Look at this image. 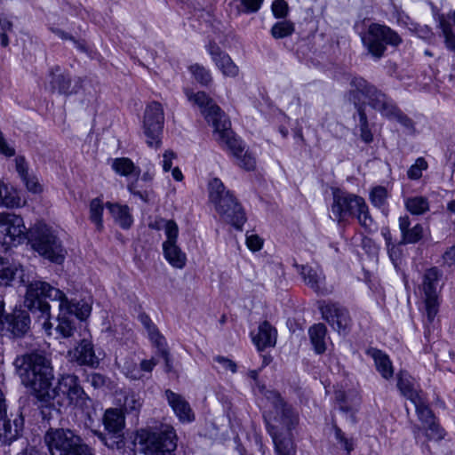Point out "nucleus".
<instances>
[{
	"instance_id": "f257e3e1",
	"label": "nucleus",
	"mask_w": 455,
	"mask_h": 455,
	"mask_svg": "<svg viewBox=\"0 0 455 455\" xmlns=\"http://www.w3.org/2000/svg\"><path fill=\"white\" fill-rule=\"evenodd\" d=\"M14 365L22 383L30 387L32 395L44 406L74 404L84 408L92 403L76 375H64L53 384L51 362L42 354L18 356Z\"/></svg>"
},
{
	"instance_id": "f03ea898",
	"label": "nucleus",
	"mask_w": 455,
	"mask_h": 455,
	"mask_svg": "<svg viewBox=\"0 0 455 455\" xmlns=\"http://www.w3.org/2000/svg\"><path fill=\"white\" fill-rule=\"evenodd\" d=\"M46 298L59 302L60 314L55 330L62 338H70L76 331L75 323L70 318L71 316L84 320L91 314L92 307L88 303L84 301L75 302L73 299H68L61 290L41 280L33 281L28 285L25 306L34 313L43 312L48 315L51 306L45 301Z\"/></svg>"
},
{
	"instance_id": "7ed1b4c3",
	"label": "nucleus",
	"mask_w": 455,
	"mask_h": 455,
	"mask_svg": "<svg viewBox=\"0 0 455 455\" xmlns=\"http://www.w3.org/2000/svg\"><path fill=\"white\" fill-rule=\"evenodd\" d=\"M264 396L270 403L264 419L276 455H296L297 449L291 431L298 426L299 413L276 391H266Z\"/></svg>"
},
{
	"instance_id": "20e7f679",
	"label": "nucleus",
	"mask_w": 455,
	"mask_h": 455,
	"mask_svg": "<svg viewBox=\"0 0 455 455\" xmlns=\"http://www.w3.org/2000/svg\"><path fill=\"white\" fill-rule=\"evenodd\" d=\"M185 94L190 102L200 108L205 120L212 124L216 140L221 146L227 147L236 159H240L244 148L234 135L230 129V121L221 108L204 92L194 93L186 89Z\"/></svg>"
},
{
	"instance_id": "39448f33",
	"label": "nucleus",
	"mask_w": 455,
	"mask_h": 455,
	"mask_svg": "<svg viewBox=\"0 0 455 455\" xmlns=\"http://www.w3.org/2000/svg\"><path fill=\"white\" fill-rule=\"evenodd\" d=\"M331 213L339 222H341L347 217H355L360 226L367 232H372L376 228L368 205L364 199L359 196L335 190L333 192Z\"/></svg>"
},
{
	"instance_id": "423d86ee",
	"label": "nucleus",
	"mask_w": 455,
	"mask_h": 455,
	"mask_svg": "<svg viewBox=\"0 0 455 455\" xmlns=\"http://www.w3.org/2000/svg\"><path fill=\"white\" fill-rule=\"evenodd\" d=\"M209 199L221 219L241 230L246 221L245 213L233 194L226 189L222 181L212 179L208 185Z\"/></svg>"
},
{
	"instance_id": "0eeeda50",
	"label": "nucleus",
	"mask_w": 455,
	"mask_h": 455,
	"mask_svg": "<svg viewBox=\"0 0 455 455\" xmlns=\"http://www.w3.org/2000/svg\"><path fill=\"white\" fill-rule=\"evenodd\" d=\"M28 243L43 258L55 264H61L67 255L55 231L44 223H36L28 229Z\"/></svg>"
},
{
	"instance_id": "6e6552de",
	"label": "nucleus",
	"mask_w": 455,
	"mask_h": 455,
	"mask_svg": "<svg viewBox=\"0 0 455 455\" xmlns=\"http://www.w3.org/2000/svg\"><path fill=\"white\" fill-rule=\"evenodd\" d=\"M355 85L371 98V107L379 112L382 116L389 120H396L409 132H415V124L412 119L404 114L392 99L375 85L366 80H357L355 81Z\"/></svg>"
},
{
	"instance_id": "1a4fd4ad",
	"label": "nucleus",
	"mask_w": 455,
	"mask_h": 455,
	"mask_svg": "<svg viewBox=\"0 0 455 455\" xmlns=\"http://www.w3.org/2000/svg\"><path fill=\"white\" fill-rule=\"evenodd\" d=\"M363 45L375 60H380L387 46L397 47L403 43L402 37L391 28L379 23H371L361 35Z\"/></svg>"
},
{
	"instance_id": "9d476101",
	"label": "nucleus",
	"mask_w": 455,
	"mask_h": 455,
	"mask_svg": "<svg viewBox=\"0 0 455 455\" xmlns=\"http://www.w3.org/2000/svg\"><path fill=\"white\" fill-rule=\"evenodd\" d=\"M103 425L108 435L101 432H96L97 436L108 448L121 451L125 444L123 435L125 418L123 411L116 408L106 410L103 416Z\"/></svg>"
},
{
	"instance_id": "9b49d317",
	"label": "nucleus",
	"mask_w": 455,
	"mask_h": 455,
	"mask_svg": "<svg viewBox=\"0 0 455 455\" xmlns=\"http://www.w3.org/2000/svg\"><path fill=\"white\" fill-rule=\"evenodd\" d=\"M139 437L140 443L144 444L146 451L151 454L171 453L177 448V434L170 425H163L158 432L141 430Z\"/></svg>"
},
{
	"instance_id": "f8f14e48",
	"label": "nucleus",
	"mask_w": 455,
	"mask_h": 455,
	"mask_svg": "<svg viewBox=\"0 0 455 455\" xmlns=\"http://www.w3.org/2000/svg\"><path fill=\"white\" fill-rule=\"evenodd\" d=\"M441 276L442 273L436 267L427 269L422 276L420 290L428 323H433L439 310L438 287Z\"/></svg>"
},
{
	"instance_id": "ddd939ff",
	"label": "nucleus",
	"mask_w": 455,
	"mask_h": 455,
	"mask_svg": "<svg viewBox=\"0 0 455 455\" xmlns=\"http://www.w3.org/2000/svg\"><path fill=\"white\" fill-rule=\"evenodd\" d=\"M28 237L23 219L10 212H0V243L6 246H17Z\"/></svg>"
},
{
	"instance_id": "4468645a",
	"label": "nucleus",
	"mask_w": 455,
	"mask_h": 455,
	"mask_svg": "<svg viewBox=\"0 0 455 455\" xmlns=\"http://www.w3.org/2000/svg\"><path fill=\"white\" fill-rule=\"evenodd\" d=\"M164 121V110L161 104L158 102L149 104L145 110L143 121L144 134L148 147L160 148Z\"/></svg>"
},
{
	"instance_id": "2eb2a0df",
	"label": "nucleus",
	"mask_w": 455,
	"mask_h": 455,
	"mask_svg": "<svg viewBox=\"0 0 455 455\" xmlns=\"http://www.w3.org/2000/svg\"><path fill=\"white\" fill-rule=\"evenodd\" d=\"M82 438L68 428H50L44 440L52 455H69Z\"/></svg>"
},
{
	"instance_id": "dca6fc26",
	"label": "nucleus",
	"mask_w": 455,
	"mask_h": 455,
	"mask_svg": "<svg viewBox=\"0 0 455 455\" xmlns=\"http://www.w3.org/2000/svg\"><path fill=\"white\" fill-rule=\"evenodd\" d=\"M365 80L363 77L355 76L350 81L351 89L348 92V100L355 105L357 109L358 124L361 140L369 144L373 141V134L369 127L368 117L365 113V103L362 101V98L368 100V104L371 106V98L355 85V81Z\"/></svg>"
},
{
	"instance_id": "f3484780",
	"label": "nucleus",
	"mask_w": 455,
	"mask_h": 455,
	"mask_svg": "<svg viewBox=\"0 0 455 455\" xmlns=\"http://www.w3.org/2000/svg\"><path fill=\"white\" fill-rule=\"evenodd\" d=\"M48 77L49 91L67 96L76 93L81 83V79L77 78L75 84H73L71 76L63 71L60 66L52 67L49 70Z\"/></svg>"
},
{
	"instance_id": "a211bd4d",
	"label": "nucleus",
	"mask_w": 455,
	"mask_h": 455,
	"mask_svg": "<svg viewBox=\"0 0 455 455\" xmlns=\"http://www.w3.org/2000/svg\"><path fill=\"white\" fill-rule=\"evenodd\" d=\"M23 428V419L17 416L12 421L8 419L4 395L0 390V441L11 443L15 440Z\"/></svg>"
},
{
	"instance_id": "6ab92c4d",
	"label": "nucleus",
	"mask_w": 455,
	"mask_h": 455,
	"mask_svg": "<svg viewBox=\"0 0 455 455\" xmlns=\"http://www.w3.org/2000/svg\"><path fill=\"white\" fill-rule=\"evenodd\" d=\"M323 317L339 333L345 332L350 325L347 311L337 304L328 303L321 307Z\"/></svg>"
},
{
	"instance_id": "aec40b11",
	"label": "nucleus",
	"mask_w": 455,
	"mask_h": 455,
	"mask_svg": "<svg viewBox=\"0 0 455 455\" xmlns=\"http://www.w3.org/2000/svg\"><path fill=\"white\" fill-rule=\"evenodd\" d=\"M4 331L14 337L25 335L30 328V317L27 311L15 309L11 314L3 316Z\"/></svg>"
},
{
	"instance_id": "412c9836",
	"label": "nucleus",
	"mask_w": 455,
	"mask_h": 455,
	"mask_svg": "<svg viewBox=\"0 0 455 455\" xmlns=\"http://www.w3.org/2000/svg\"><path fill=\"white\" fill-rule=\"evenodd\" d=\"M164 396L180 422L190 423L195 420V413L189 403L181 395L167 389Z\"/></svg>"
},
{
	"instance_id": "4be33fe9",
	"label": "nucleus",
	"mask_w": 455,
	"mask_h": 455,
	"mask_svg": "<svg viewBox=\"0 0 455 455\" xmlns=\"http://www.w3.org/2000/svg\"><path fill=\"white\" fill-rule=\"evenodd\" d=\"M68 355L71 361L76 362L79 365L91 367L99 365V359L95 355L93 345L86 339H83L73 350H69Z\"/></svg>"
},
{
	"instance_id": "5701e85b",
	"label": "nucleus",
	"mask_w": 455,
	"mask_h": 455,
	"mask_svg": "<svg viewBox=\"0 0 455 455\" xmlns=\"http://www.w3.org/2000/svg\"><path fill=\"white\" fill-rule=\"evenodd\" d=\"M207 51L218 68L225 76L235 77L238 75V67L215 43H210L207 45Z\"/></svg>"
},
{
	"instance_id": "b1692460",
	"label": "nucleus",
	"mask_w": 455,
	"mask_h": 455,
	"mask_svg": "<svg viewBox=\"0 0 455 455\" xmlns=\"http://www.w3.org/2000/svg\"><path fill=\"white\" fill-rule=\"evenodd\" d=\"M300 274L305 283L318 294H327L330 291L325 286V275L318 266H301Z\"/></svg>"
},
{
	"instance_id": "393cba45",
	"label": "nucleus",
	"mask_w": 455,
	"mask_h": 455,
	"mask_svg": "<svg viewBox=\"0 0 455 455\" xmlns=\"http://www.w3.org/2000/svg\"><path fill=\"white\" fill-rule=\"evenodd\" d=\"M434 18L442 31L445 48L455 53V33L451 24V21L455 26V10L450 11L447 14L435 13Z\"/></svg>"
},
{
	"instance_id": "a878e982",
	"label": "nucleus",
	"mask_w": 455,
	"mask_h": 455,
	"mask_svg": "<svg viewBox=\"0 0 455 455\" xmlns=\"http://www.w3.org/2000/svg\"><path fill=\"white\" fill-rule=\"evenodd\" d=\"M415 408L417 414L419 416V419L426 423L428 424V430L431 431L430 434H427L429 438H436V439H442L443 438V430L439 427L438 425L435 424L433 422V413L432 411L428 408V406L425 403L424 399L421 397H418L417 399L413 400L411 402Z\"/></svg>"
},
{
	"instance_id": "bb28decb",
	"label": "nucleus",
	"mask_w": 455,
	"mask_h": 455,
	"mask_svg": "<svg viewBox=\"0 0 455 455\" xmlns=\"http://www.w3.org/2000/svg\"><path fill=\"white\" fill-rule=\"evenodd\" d=\"M24 270L19 263L9 262L2 259L0 261V285L8 286L12 282L19 279L20 283H25Z\"/></svg>"
},
{
	"instance_id": "cd10ccee",
	"label": "nucleus",
	"mask_w": 455,
	"mask_h": 455,
	"mask_svg": "<svg viewBox=\"0 0 455 455\" xmlns=\"http://www.w3.org/2000/svg\"><path fill=\"white\" fill-rule=\"evenodd\" d=\"M252 341L259 350L274 347L276 342V331L265 321L259 324L257 333L252 336Z\"/></svg>"
},
{
	"instance_id": "c85d7f7f",
	"label": "nucleus",
	"mask_w": 455,
	"mask_h": 455,
	"mask_svg": "<svg viewBox=\"0 0 455 455\" xmlns=\"http://www.w3.org/2000/svg\"><path fill=\"white\" fill-rule=\"evenodd\" d=\"M367 355H370L375 363V367L379 374L385 379H390L394 375V367L389 356L377 348H370L367 351Z\"/></svg>"
},
{
	"instance_id": "c756f323",
	"label": "nucleus",
	"mask_w": 455,
	"mask_h": 455,
	"mask_svg": "<svg viewBox=\"0 0 455 455\" xmlns=\"http://www.w3.org/2000/svg\"><path fill=\"white\" fill-rule=\"evenodd\" d=\"M107 208L114 218L115 221L124 229H128L132 226L133 220L127 205L119 204L107 203Z\"/></svg>"
},
{
	"instance_id": "7c9ffc66",
	"label": "nucleus",
	"mask_w": 455,
	"mask_h": 455,
	"mask_svg": "<svg viewBox=\"0 0 455 455\" xmlns=\"http://www.w3.org/2000/svg\"><path fill=\"white\" fill-rule=\"evenodd\" d=\"M163 251L165 259L169 264L178 269H181L186 266V253L176 243L163 244Z\"/></svg>"
},
{
	"instance_id": "2f4dec72",
	"label": "nucleus",
	"mask_w": 455,
	"mask_h": 455,
	"mask_svg": "<svg viewBox=\"0 0 455 455\" xmlns=\"http://www.w3.org/2000/svg\"><path fill=\"white\" fill-rule=\"evenodd\" d=\"M112 168L117 174L124 177H135L138 179L140 174V167L136 166L133 162L127 157L114 159Z\"/></svg>"
},
{
	"instance_id": "473e14b6",
	"label": "nucleus",
	"mask_w": 455,
	"mask_h": 455,
	"mask_svg": "<svg viewBox=\"0 0 455 455\" xmlns=\"http://www.w3.org/2000/svg\"><path fill=\"white\" fill-rule=\"evenodd\" d=\"M116 364L127 378L131 379H140L142 378L140 370L132 355L117 356L116 358Z\"/></svg>"
},
{
	"instance_id": "72a5a7b5",
	"label": "nucleus",
	"mask_w": 455,
	"mask_h": 455,
	"mask_svg": "<svg viewBox=\"0 0 455 455\" xmlns=\"http://www.w3.org/2000/svg\"><path fill=\"white\" fill-rule=\"evenodd\" d=\"M326 327L323 323L314 324L308 330L311 343L317 354H323L326 350Z\"/></svg>"
},
{
	"instance_id": "f704fd0d",
	"label": "nucleus",
	"mask_w": 455,
	"mask_h": 455,
	"mask_svg": "<svg viewBox=\"0 0 455 455\" xmlns=\"http://www.w3.org/2000/svg\"><path fill=\"white\" fill-rule=\"evenodd\" d=\"M0 205L7 208L20 207L22 201L16 190L9 188L0 180Z\"/></svg>"
},
{
	"instance_id": "c9c22d12",
	"label": "nucleus",
	"mask_w": 455,
	"mask_h": 455,
	"mask_svg": "<svg viewBox=\"0 0 455 455\" xmlns=\"http://www.w3.org/2000/svg\"><path fill=\"white\" fill-rule=\"evenodd\" d=\"M397 387L403 395L411 400V402L420 396L414 388L411 377L403 371H400L397 375Z\"/></svg>"
},
{
	"instance_id": "e433bc0d",
	"label": "nucleus",
	"mask_w": 455,
	"mask_h": 455,
	"mask_svg": "<svg viewBox=\"0 0 455 455\" xmlns=\"http://www.w3.org/2000/svg\"><path fill=\"white\" fill-rule=\"evenodd\" d=\"M148 331V334L151 341L156 344V346L161 349L163 357L165 360L167 367H170V354L165 349V339L160 334L157 327L152 323L149 327L146 329Z\"/></svg>"
},
{
	"instance_id": "4c0bfd02",
	"label": "nucleus",
	"mask_w": 455,
	"mask_h": 455,
	"mask_svg": "<svg viewBox=\"0 0 455 455\" xmlns=\"http://www.w3.org/2000/svg\"><path fill=\"white\" fill-rule=\"evenodd\" d=\"M104 205L100 198H94L90 203V220L95 224L97 230L103 229L102 215Z\"/></svg>"
},
{
	"instance_id": "58836bf2",
	"label": "nucleus",
	"mask_w": 455,
	"mask_h": 455,
	"mask_svg": "<svg viewBox=\"0 0 455 455\" xmlns=\"http://www.w3.org/2000/svg\"><path fill=\"white\" fill-rule=\"evenodd\" d=\"M406 209L412 214L420 215L429 210V204L424 196H413L405 201Z\"/></svg>"
},
{
	"instance_id": "ea45409f",
	"label": "nucleus",
	"mask_w": 455,
	"mask_h": 455,
	"mask_svg": "<svg viewBox=\"0 0 455 455\" xmlns=\"http://www.w3.org/2000/svg\"><path fill=\"white\" fill-rule=\"evenodd\" d=\"M194 79L202 86H208L212 82V77L209 69L204 66L196 63L188 68Z\"/></svg>"
},
{
	"instance_id": "a19ab883",
	"label": "nucleus",
	"mask_w": 455,
	"mask_h": 455,
	"mask_svg": "<svg viewBox=\"0 0 455 455\" xmlns=\"http://www.w3.org/2000/svg\"><path fill=\"white\" fill-rule=\"evenodd\" d=\"M295 30L294 24L290 20H282L274 24L271 35L275 39L290 36Z\"/></svg>"
},
{
	"instance_id": "79ce46f5",
	"label": "nucleus",
	"mask_w": 455,
	"mask_h": 455,
	"mask_svg": "<svg viewBox=\"0 0 455 455\" xmlns=\"http://www.w3.org/2000/svg\"><path fill=\"white\" fill-rule=\"evenodd\" d=\"M49 29L51 32L55 34L57 36H59L62 40H69L72 41L74 45L79 50L80 52H86L88 51L87 44L84 39H76L73 36L70 34L65 32L64 30L50 27Z\"/></svg>"
},
{
	"instance_id": "37998d69",
	"label": "nucleus",
	"mask_w": 455,
	"mask_h": 455,
	"mask_svg": "<svg viewBox=\"0 0 455 455\" xmlns=\"http://www.w3.org/2000/svg\"><path fill=\"white\" fill-rule=\"evenodd\" d=\"M387 197L388 192L387 188L381 186L372 188L370 194L371 204L378 208H382L386 205Z\"/></svg>"
},
{
	"instance_id": "c03bdc74",
	"label": "nucleus",
	"mask_w": 455,
	"mask_h": 455,
	"mask_svg": "<svg viewBox=\"0 0 455 455\" xmlns=\"http://www.w3.org/2000/svg\"><path fill=\"white\" fill-rule=\"evenodd\" d=\"M141 405L140 396L134 392H128L124 395L123 408L126 412H138Z\"/></svg>"
},
{
	"instance_id": "a18cd8bd",
	"label": "nucleus",
	"mask_w": 455,
	"mask_h": 455,
	"mask_svg": "<svg viewBox=\"0 0 455 455\" xmlns=\"http://www.w3.org/2000/svg\"><path fill=\"white\" fill-rule=\"evenodd\" d=\"M428 168V164L424 157H418L415 163L407 171V177L416 180L422 177L423 171Z\"/></svg>"
},
{
	"instance_id": "49530a36",
	"label": "nucleus",
	"mask_w": 455,
	"mask_h": 455,
	"mask_svg": "<svg viewBox=\"0 0 455 455\" xmlns=\"http://www.w3.org/2000/svg\"><path fill=\"white\" fill-rule=\"evenodd\" d=\"M166 240L163 244L176 243L179 236V227L172 220H168L164 225Z\"/></svg>"
},
{
	"instance_id": "de8ad7c7",
	"label": "nucleus",
	"mask_w": 455,
	"mask_h": 455,
	"mask_svg": "<svg viewBox=\"0 0 455 455\" xmlns=\"http://www.w3.org/2000/svg\"><path fill=\"white\" fill-rule=\"evenodd\" d=\"M423 236V227L419 224L409 228L403 234V243H414L419 241Z\"/></svg>"
},
{
	"instance_id": "09e8293b",
	"label": "nucleus",
	"mask_w": 455,
	"mask_h": 455,
	"mask_svg": "<svg viewBox=\"0 0 455 455\" xmlns=\"http://www.w3.org/2000/svg\"><path fill=\"white\" fill-rule=\"evenodd\" d=\"M334 432L339 443L344 448L347 453L349 454L354 450L353 439L346 436L345 433L337 426H334Z\"/></svg>"
},
{
	"instance_id": "8fccbe9b",
	"label": "nucleus",
	"mask_w": 455,
	"mask_h": 455,
	"mask_svg": "<svg viewBox=\"0 0 455 455\" xmlns=\"http://www.w3.org/2000/svg\"><path fill=\"white\" fill-rule=\"evenodd\" d=\"M236 164L246 171L253 170L256 164L254 156L244 150L240 155V159H236Z\"/></svg>"
},
{
	"instance_id": "3c124183",
	"label": "nucleus",
	"mask_w": 455,
	"mask_h": 455,
	"mask_svg": "<svg viewBox=\"0 0 455 455\" xmlns=\"http://www.w3.org/2000/svg\"><path fill=\"white\" fill-rule=\"evenodd\" d=\"M242 12L244 13H254L257 12L263 3L264 0H239Z\"/></svg>"
},
{
	"instance_id": "603ef678",
	"label": "nucleus",
	"mask_w": 455,
	"mask_h": 455,
	"mask_svg": "<svg viewBox=\"0 0 455 455\" xmlns=\"http://www.w3.org/2000/svg\"><path fill=\"white\" fill-rule=\"evenodd\" d=\"M272 12L275 18H283L288 13V4L284 0H275L272 4Z\"/></svg>"
},
{
	"instance_id": "864d4df0",
	"label": "nucleus",
	"mask_w": 455,
	"mask_h": 455,
	"mask_svg": "<svg viewBox=\"0 0 455 455\" xmlns=\"http://www.w3.org/2000/svg\"><path fill=\"white\" fill-rule=\"evenodd\" d=\"M28 191L37 194L42 192V186L38 181V179L35 176L27 175L26 178L22 179Z\"/></svg>"
},
{
	"instance_id": "5fc2aeb1",
	"label": "nucleus",
	"mask_w": 455,
	"mask_h": 455,
	"mask_svg": "<svg viewBox=\"0 0 455 455\" xmlns=\"http://www.w3.org/2000/svg\"><path fill=\"white\" fill-rule=\"evenodd\" d=\"M15 148L8 143L4 133L0 131V154L6 157H12L15 156Z\"/></svg>"
},
{
	"instance_id": "6e6d98bb",
	"label": "nucleus",
	"mask_w": 455,
	"mask_h": 455,
	"mask_svg": "<svg viewBox=\"0 0 455 455\" xmlns=\"http://www.w3.org/2000/svg\"><path fill=\"white\" fill-rule=\"evenodd\" d=\"M214 361L220 363L225 370L230 371L233 373L236 372V363L231 359L222 355H217L214 357Z\"/></svg>"
},
{
	"instance_id": "4d7b16f0",
	"label": "nucleus",
	"mask_w": 455,
	"mask_h": 455,
	"mask_svg": "<svg viewBox=\"0 0 455 455\" xmlns=\"http://www.w3.org/2000/svg\"><path fill=\"white\" fill-rule=\"evenodd\" d=\"M246 244L250 250L257 251L261 249L263 241L257 235H250L246 237Z\"/></svg>"
},
{
	"instance_id": "13d9d810",
	"label": "nucleus",
	"mask_w": 455,
	"mask_h": 455,
	"mask_svg": "<svg viewBox=\"0 0 455 455\" xmlns=\"http://www.w3.org/2000/svg\"><path fill=\"white\" fill-rule=\"evenodd\" d=\"M16 171L21 179L26 178L28 174V164L24 156H19L15 158Z\"/></svg>"
},
{
	"instance_id": "bf43d9fd",
	"label": "nucleus",
	"mask_w": 455,
	"mask_h": 455,
	"mask_svg": "<svg viewBox=\"0 0 455 455\" xmlns=\"http://www.w3.org/2000/svg\"><path fill=\"white\" fill-rule=\"evenodd\" d=\"M443 263L455 268V244L448 248L443 255Z\"/></svg>"
},
{
	"instance_id": "052dcab7",
	"label": "nucleus",
	"mask_w": 455,
	"mask_h": 455,
	"mask_svg": "<svg viewBox=\"0 0 455 455\" xmlns=\"http://www.w3.org/2000/svg\"><path fill=\"white\" fill-rule=\"evenodd\" d=\"M176 158V155L172 150H166L163 155V170L167 172L171 170L172 166V160Z\"/></svg>"
},
{
	"instance_id": "680f3d73",
	"label": "nucleus",
	"mask_w": 455,
	"mask_h": 455,
	"mask_svg": "<svg viewBox=\"0 0 455 455\" xmlns=\"http://www.w3.org/2000/svg\"><path fill=\"white\" fill-rule=\"evenodd\" d=\"M387 251L391 260L395 263L401 256L400 248L395 244H392L387 247Z\"/></svg>"
},
{
	"instance_id": "e2e57ef3",
	"label": "nucleus",
	"mask_w": 455,
	"mask_h": 455,
	"mask_svg": "<svg viewBox=\"0 0 455 455\" xmlns=\"http://www.w3.org/2000/svg\"><path fill=\"white\" fill-rule=\"evenodd\" d=\"M156 363L153 360V359H150V360H143L141 363H140V372L142 371H148V372H150L154 367L156 366Z\"/></svg>"
},
{
	"instance_id": "0e129e2a",
	"label": "nucleus",
	"mask_w": 455,
	"mask_h": 455,
	"mask_svg": "<svg viewBox=\"0 0 455 455\" xmlns=\"http://www.w3.org/2000/svg\"><path fill=\"white\" fill-rule=\"evenodd\" d=\"M168 220H164L162 218L156 219L154 221L148 224V227L152 229L160 230L164 228V225Z\"/></svg>"
},
{
	"instance_id": "69168bd1",
	"label": "nucleus",
	"mask_w": 455,
	"mask_h": 455,
	"mask_svg": "<svg viewBox=\"0 0 455 455\" xmlns=\"http://www.w3.org/2000/svg\"><path fill=\"white\" fill-rule=\"evenodd\" d=\"M248 376L252 379L253 380H255L256 382V385L260 392L261 395H264V392L267 391L265 387L263 386H260L259 383H258V376H259V371L257 370H251L248 372Z\"/></svg>"
},
{
	"instance_id": "338daca9",
	"label": "nucleus",
	"mask_w": 455,
	"mask_h": 455,
	"mask_svg": "<svg viewBox=\"0 0 455 455\" xmlns=\"http://www.w3.org/2000/svg\"><path fill=\"white\" fill-rule=\"evenodd\" d=\"M410 219L408 216L399 218V228L401 229L402 235L410 228Z\"/></svg>"
},
{
	"instance_id": "774afa93",
	"label": "nucleus",
	"mask_w": 455,
	"mask_h": 455,
	"mask_svg": "<svg viewBox=\"0 0 455 455\" xmlns=\"http://www.w3.org/2000/svg\"><path fill=\"white\" fill-rule=\"evenodd\" d=\"M0 27L2 32L7 33V31H12V22L9 20L7 18L0 17Z\"/></svg>"
}]
</instances>
